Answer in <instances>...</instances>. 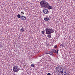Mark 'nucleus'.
<instances>
[{"label":"nucleus","mask_w":75,"mask_h":75,"mask_svg":"<svg viewBox=\"0 0 75 75\" xmlns=\"http://www.w3.org/2000/svg\"><path fill=\"white\" fill-rule=\"evenodd\" d=\"M60 71L61 73V75H64V74H63V70H60Z\"/></svg>","instance_id":"12"},{"label":"nucleus","mask_w":75,"mask_h":75,"mask_svg":"<svg viewBox=\"0 0 75 75\" xmlns=\"http://www.w3.org/2000/svg\"><path fill=\"white\" fill-rule=\"evenodd\" d=\"M44 20L45 21H48L49 20V18L48 17H46L44 18Z\"/></svg>","instance_id":"7"},{"label":"nucleus","mask_w":75,"mask_h":75,"mask_svg":"<svg viewBox=\"0 0 75 75\" xmlns=\"http://www.w3.org/2000/svg\"><path fill=\"white\" fill-rule=\"evenodd\" d=\"M52 51L53 53H54V54H55V53H57V55H58V51H59V50H57V51L55 49H52Z\"/></svg>","instance_id":"4"},{"label":"nucleus","mask_w":75,"mask_h":75,"mask_svg":"<svg viewBox=\"0 0 75 75\" xmlns=\"http://www.w3.org/2000/svg\"><path fill=\"white\" fill-rule=\"evenodd\" d=\"M64 75H66L67 74V73H64Z\"/></svg>","instance_id":"20"},{"label":"nucleus","mask_w":75,"mask_h":75,"mask_svg":"<svg viewBox=\"0 0 75 75\" xmlns=\"http://www.w3.org/2000/svg\"><path fill=\"white\" fill-rule=\"evenodd\" d=\"M46 33V34H51L52 33H54V31L52 28H47L45 29Z\"/></svg>","instance_id":"2"},{"label":"nucleus","mask_w":75,"mask_h":75,"mask_svg":"<svg viewBox=\"0 0 75 75\" xmlns=\"http://www.w3.org/2000/svg\"><path fill=\"white\" fill-rule=\"evenodd\" d=\"M20 31L21 32H23L24 31V29L23 28V27H22V28H21Z\"/></svg>","instance_id":"9"},{"label":"nucleus","mask_w":75,"mask_h":75,"mask_svg":"<svg viewBox=\"0 0 75 75\" xmlns=\"http://www.w3.org/2000/svg\"><path fill=\"white\" fill-rule=\"evenodd\" d=\"M25 19H26V17L25 16H21V20H25Z\"/></svg>","instance_id":"6"},{"label":"nucleus","mask_w":75,"mask_h":75,"mask_svg":"<svg viewBox=\"0 0 75 75\" xmlns=\"http://www.w3.org/2000/svg\"><path fill=\"white\" fill-rule=\"evenodd\" d=\"M54 48L55 49L57 48V45H55L54 46Z\"/></svg>","instance_id":"17"},{"label":"nucleus","mask_w":75,"mask_h":75,"mask_svg":"<svg viewBox=\"0 0 75 75\" xmlns=\"http://www.w3.org/2000/svg\"><path fill=\"white\" fill-rule=\"evenodd\" d=\"M34 64H32L31 65V67H34Z\"/></svg>","instance_id":"18"},{"label":"nucleus","mask_w":75,"mask_h":75,"mask_svg":"<svg viewBox=\"0 0 75 75\" xmlns=\"http://www.w3.org/2000/svg\"><path fill=\"white\" fill-rule=\"evenodd\" d=\"M13 71L15 72H17L19 71V68L18 66H14L13 68Z\"/></svg>","instance_id":"3"},{"label":"nucleus","mask_w":75,"mask_h":75,"mask_svg":"<svg viewBox=\"0 0 75 75\" xmlns=\"http://www.w3.org/2000/svg\"><path fill=\"white\" fill-rule=\"evenodd\" d=\"M43 13L45 14H47L48 13V10L47 9H44L43 10Z\"/></svg>","instance_id":"5"},{"label":"nucleus","mask_w":75,"mask_h":75,"mask_svg":"<svg viewBox=\"0 0 75 75\" xmlns=\"http://www.w3.org/2000/svg\"><path fill=\"white\" fill-rule=\"evenodd\" d=\"M47 37H48V38H51V35H47Z\"/></svg>","instance_id":"13"},{"label":"nucleus","mask_w":75,"mask_h":75,"mask_svg":"<svg viewBox=\"0 0 75 75\" xmlns=\"http://www.w3.org/2000/svg\"><path fill=\"white\" fill-rule=\"evenodd\" d=\"M44 33H45V31H44V30L42 31L41 32L42 34H44Z\"/></svg>","instance_id":"15"},{"label":"nucleus","mask_w":75,"mask_h":75,"mask_svg":"<svg viewBox=\"0 0 75 75\" xmlns=\"http://www.w3.org/2000/svg\"><path fill=\"white\" fill-rule=\"evenodd\" d=\"M40 6L42 8H47L49 10L52 9V6H50V4L46 1L45 0H43L40 2Z\"/></svg>","instance_id":"1"},{"label":"nucleus","mask_w":75,"mask_h":75,"mask_svg":"<svg viewBox=\"0 0 75 75\" xmlns=\"http://www.w3.org/2000/svg\"><path fill=\"white\" fill-rule=\"evenodd\" d=\"M17 17L18 18H21V16L19 14H18L17 15Z\"/></svg>","instance_id":"11"},{"label":"nucleus","mask_w":75,"mask_h":75,"mask_svg":"<svg viewBox=\"0 0 75 75\" xmlns=\"http://www.w3.org/2000/svg\"><path fill=\"white\" fill-rule=\"evenodd\" d=\"M61 46L62 47H64V45L62 44Z\"/></svg>","instance_id":"19"},{"label":"nucleus","mask_w":75,"mask_h":75,"mask_svg":"<svg viewBox=\"0 0 75 75\" xmlns=\"http://www.w3.org/2000/svg\"><path fill=\"white\" fill-rule=\"evenodd\" d=\"M21 13H22V14H24V12L23 11H21Z\"/></svg>","instance_id":"16"},{"label":"nucleus","mask_w":75,"mask_h":75,"mask_svg":"<svg viewBox=\"0 0 75 75\" xmlns=\"http://www.w3.org/2000/svg\"><path fill=\"white\" fill-rule=\"evenodd\" d=\"M50 52L49 51H47L46 52H45V53L46 54H50Z\"/></svg>","instance_id":"10"},{"label":"nucleus","mask_w":75,"mask_h":75,"mask_svg":"<svg viewBox=\"0 0 75 75\" xmlns=\"http://www.w3.org/2000/svg\"><path fill=\"white\" fill-rule=\"evenodd\" d=\"M66 75H69V74H67L66 73Z\"/></svg>","instance_id":"22"},{"label":"nucleus","mask_w":75,"mask_h":75,"mask_svg":"<svg viewBox=\"0 0 75 75\" xmlns=\"http://www.w3.org/2000/svg\"><path fill=\"white\" fill-rule=\"evenodd\" d=\"M50 54V55H54V54H53L52 53V52H50V54Z\"/></svg>","instance_id":"14"},{"label":"nucleus","mask_w":75,"mask_h":75,"mask_svg":"<svg viewBox=\"0 0 75 75\" xmlns=\"http://www.w3.org/2000/svg\"><path fill=\"white\" fill-rule=\"evenodd\" d=\"M61 68V67H60V66H58L57 67H56V69H57V70H59V69H60Z\"/></svg>","instance_id":"8"},{"label":"nucleus","mask_w":75,"mask_h":75,"mask_svg":"<svg viewBox=\"0 0 75 75\" xmlns=\"http://www.w3.org/2000/svg\"><path fill=\"white\" fill-rule=\"evenodd\" d=\"M31 63H32V62H31Z\"/></svg>","instance_id":"23"},{"label":"nucleus","mask_w":75,"mask_h":75,"mask_svg":"<svg viewBox=\"0 0 75 75\" xmlns=\"http://www.w3.org/2000/svg\"><path fill=\"white\" fill-rule=\"evenodd\" d=\"M1 45L0 44V48L1 47Z\"/></svg>","instance_id":"21"}]
</instances>
